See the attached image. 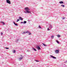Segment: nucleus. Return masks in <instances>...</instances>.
Segmentation results:
<instances>
[{
  "mask_svg": "<svg viewBox=\"0 0 67 67\" xmlns=\"http://www.w3.org/2000/svg\"><path fill=\"white\" fill-rule=\"evenodd\" d=\"M29 35H31V33L30 32L29 33Z\"/></svg>",
  "mask_w": 67,
  "mask_h": 67,
  "instance_id": "obj_29",
  "label": "nucleus"
},
{
  "mask_svg": "<svg viewBox=\"0 0 67 67\" xmlns=\"http://www.w3.org/2000/svg\"><path fill=\"white\" fill-rule=\"evenodd\" d=\"M47 30H48V31H49L50 30V29H49V28H48L47 29Z\"/></svg>",
  "mask_w": 67,
  "mask_h": 67,
  "instance_id": "obj_26",
  "label": "nucleus"
},
{
  "mask_svg": "<svg viewBox=\"0 0 67 67\" xmlns=\"http://www.w3.org/2000/svg\"><path fill=\"white\" fill-rule=\"evenodd\" d=\"M25 10L26 11H24V13H31V11H29L30 9H29V8L28 7H26L25 8Z\"/></svg>",
  "mask_w": 67,
  "mask_h": 67,
  "instance_id": "obj_1",
  "label": "nucleus"
},
{
  "mask_svg": "<svg viewBox=\"0 0 67 67\" xmlns=\"http://www.w3.org/2000/svg\"><path fill=\"white\" fill-rule=\"evenodd\" d=\"M42 44H43V46H47V45H46L43 43H42Z\"/></svg>",
  "mask_w": 67,
  "mask_h": 67,
  "instance_id": "obj_15",
  "label": "nucleus"
},
{
  "mask_svg": "<svg viewBox=\"0 0 67 67\" xmlns=\"http://www.w3.org/2000/svg\"><path fill=\"white\" fill-rule=\"evenodd\" d=\"M56 42L57 43H58V44H59V42H58V41L57 40H56Z\"/></svg>",
  "mask_w": 67,
  "mask_h": 67,
  "instance_id": "obj_19",
  "label": "nucleus"
},
{
  "mask_svg": "<svg viewBox=\"0 0 67 67\" xmlns=\"http://www.w3.org/2000/svg\"><path fill=\"white\" fill-rule=\"evenodd\" d=\"M57 36L58 37H60V35H58Z\"/></svg>",
  "mask_w": 67,
  "mask_h": 67,
  "instance_id": "obj_18",
  "label": "nucleus"
},
{
  "mask_svg": "<svg viewBox=\"0 0 67 67\" xmlns=\"http://www.w3.org/2000/svg\"><path fill=\"white\" fill-rule=\"evenodd\" d=\"M19 19L20 20H23V18H22L21 17H19Z\"/></svg>",
  "mask_w": 67,
  "mask_h": 67,
  "instance_id": "obj_8",
  "label": "nucleus"
},
{
  "mask_svg": "<svg viewBox=\"0 0 67 67\" xmlns=\"http://www.w3.org/2000/svg\"><path fill=\"white\" fill-rule=\"evenodd\" d=\"M20 56H21V57H23V56H22V55H20Z\"/></svg>",
  "mask_w": 67,
  "mask_h": 67,
  "instance_id": "obj_32",
  "label": "nucleus"
},
{
  "mask_svg": "<svg viewBox=\"0 0 67 67\" xmlns=\"http://www.w3.org/2000/svg\"><path fill=\"white\" fill-rule=\"evenodd\" d=\"M3 35V33L2 32L1 33V35Z\"/></svg>",
  "mask_w": 67,
  "mask_h": 67,
  "instance_id": "obj_31",
  "label": "nucleus"
},
{
  "mask_svg": "<svg viewBox=\"0 0 67 67\" xmlns=\"http://www.w3.org/2000/svg\"><path fill=\"white\" fill-rule=\"evenodd\" d=\"M13 52L14 53H15V50H14Z\"/></svg>",
  "mask_w": 67,
  "mask_h": 67,
  "instance_id": "obj_22",
  "label": "nucleus"
},
{
  "mask_svg": "<svg viewBox=\"0 0 67 67\" xmlns=\"http://www.w3.org/2000/svg\"><path fill=\"white\" fill-rule=\"evenodd\" d=\"M13 23L15 26H18V24H17L15 23V22H13Z\"/></svg>",
  "mask_w": 67,
  "mask_h": 67,
  "instance_id": "obj_10",
  "label": "nucleus"
},
{
  "mask_svg": "<svg viewBox=\"0 0 67 67\" xmlns=\"http://www.w3.org/2000/svg\"><path fill=\"white\" fill-rule=\"evenodd\" d=\"M30 51V50H27V52H29Z\"/></svg>",
  "mask_w": 67,
  "mask_h": 67,
  "instance_id": "obj_25",
  "label": "nucleus"
},
{
  "mask_svg": "<svg viewBox=\"0 0 67 67\" xmlns=\"http://www.w3.org/2000/svg\"><path fill=\"white\" fill-rule=\"evenodd\" d=\"M32 49H34L33 50V51H36V49H35V48H32Z\"/></svg>",
  "mask_w": 67,
  "mask_h": 67,
  "instance_id": "obj_13",
  "label": "nucleus"
},
{
  "mask_svg": "<svg viewBox=\"0 0 67 67\" xmlns=\"http://www.w3.org/2000/svg\"><path fill=\"white\" fill-rule=\"evenodd\" d=\"M49 27L50 29H52L53 28V26H52V25H50L49 26Z\"/></svg>",
  "mask_w": 67,
  "mask_h": 67,
  "instance_id": "obj_5",
  "label": "nucleus"
},
{
  "mask_svg": "<svg viewBox=\"0 0 67 67\" xmlns=\"http://www.w3.org/2000/svg\"><path fill=\"white\" fill-rule=\"evenodd\" d=\"M50 57H52V58H53L54 59H56V57H54L53 55H50Z\"/></svg>",
  "mask_w": 67,
  "mask_h": 67,
  "instance_id": "obj_7",
  "label": "nucleus"
},
{
  "mask_svg": "<svg viewBox=\"0 0 67 67\" xmlns=\"http://www.w3.org/2000/svg\"><path fill=\"white\" fill-rule=\"evenodd\" d=\"M26 22H27L26 21H24L23 22V23L24 24H25L26 23Z\"/></svg>",
  "mask_w": 67,
  "mask_h": 67,
  "instance_id": "obj_14",
  "label": "nucleus"
},
{
  "mask_svg": "<svg viewBox=\"0 0 67 67\" xmlns=\"http://www.w3.org/2000/svg\"><path fill=\"white\" fill-rule=\"evenodd\" d=\"M59 3L60 4H63L64 3V2L62 1H60L59 2Z\"/></svg>",
  "mask_w": 67,
  "mask_h": 67,
  "instance_id": "obj_9",
  "label": "nucleus"
},
{
  "mask_svg": "<svg viewBox=\"0 0 67 67\" xmlns=\"http://www.w3.org/2000/svg\"><path fill=\"white\" fill-rule=\"evenodd\" d=\"M37 48L38 49V50H40L41 49V48L39 46H37Z\"/></svg>",
  "mask_w": 67,
  "mask_h": 67,
  "instance_id": "obj_6",
  "label": "nucleus"
},
{
  "mask_svg": "<svg viewBox=\"0 0 67 67\" xmlns=\"http://www.w3.org/2000/svg\"><path fill=\"white\" fill-rule=\"evenodd\" d=\"M51 37L52 38H54V36H51Z\"/></svg>",
  "mask_w": 67,
  "mask_h": 67,
  "instance_id": "obj_21",
  "label": "nucleus"
},
{
  "mask_svg": "<svg viewBox=\"0 0 67 67\" xmlns=\"http://www.w3.org/2000/svg\"><path fill=\"white\" fill-rule=\"evenodd\" d=\"M5 48H6V49H9V48L5 47Z\"/></svg>",
  "mask_w": 67,
  "mask_h": 67,
  "instance_id": "obj_27",
  "label": "nucleus"
},
{
  "mask_svg": "<svg viewBox=\"0 0 67 67\" xmlns=\"http://www.w3.org/2000/svg\"><path fill=\"white\" fill-rule=\"evenodd\" d=\"M23 59V57H21V58H20L19 59V60H21V59Z\"/></svg>",
  "mask_w": 67,
  "mask_h": 67,
  "instance_id": "obj_11",
  "label": "nucleus"
},
{
  "mask_svg": "<svg viewBox=\"0 0 67 67\" xmlns=\"http://www.w3.org/2000/svg\"><path fill=\"white\" fill-rule=\"evenodd\" d=\"M65 17H64L63 18H62L63 20H64L65 19Z\"/></svg>",
  "mask_w": 67,
  "mask_h": 67,
  "instance_id": "obj_28",
  "label": "nucleus"
},
{
  "mask_svg": "<svg viewBox=\"0 0 67 67\" xmlns=\"http://www.w3.org/2000/svg\"><path fill=\"white\" fill-rule=\"evenodd\" d=\"M61 6L62 7H65V5H61Z\"/></svg>",
  "mask_w": 67,
  "mask_h": 67,
  "instance_id": "obj_17",
  "label": "nucleus"
},
{
  "mask_svg": "<svg viewBox=\"0 0 67 67\" xmlns=\"http://www.w3.org/2000/svg\"><path fill=\"white\" fill-rule=\"evenodd\" d=\"M55 53H56V54H57L59 53V50H56L55 51Z\"/></svg>",
  "mask_w": 67,
  "mask_h": 67,
  "instance_id": "obj_4",
  "label": "nucleus"
},
{
  "mask_svg": "<svg viewBox=\"0 0 67 67\" xmlns=\"http://www.w3.org/2000/svg\"><path fill=\"white\" fill-rule=\"evenodd\" d=\"M38 28H39V29H42V27H41L40 25L38 26Z\"/></svg>",
  "mask_w": 67,
  "mask_h": 67,
  "instance_id": "obj_16",
  "label": "nucleus"
},
{
  "mask_svg": "<svg viewBox=\"0 0 67 67\" xmlns=\"http://www.w3.org/2000/svg\"><path fill=\"white\" fill-rule=\"evenodd\" d=\"M18 41H19V39L17 40L16 41H15L16 42V43H17V42H18Z\"/></svg>",
  "mask_w": 67,
  "mask_h": 67,
  "instance_id": "obj_20",
  "label": "nucleus"
},
{
  "mask_svg": "<svg viewBox=\"0 0 67 67\" xmlns=\"http://www.w3.org/2000/svg\"><path fill=\"white\" fill-rule=\"evenodd\" d=\"M35 61H36V62H39L38 60H35Z\"/></svg>",
  "mask_w": 67,
  "mask_h": 67,
  "instance_id": "obj_23",
  "label": "nucleus"
},
{
  "mask_svg": "<svg viewBox=\"0 0 67 67\" xmlns=\"http://www.w3.org/2000/svg\"><path fill=\"white\" fill-rule=\"evenodd\" d=\"M22 23H23V22H21V24H22Z\"/></svg>",
  "mask_w": 67,
  "mask_h": 67,
  "instance_id": "obj_30",
  "label": "nucleus"
},
{
  "mask_svg": "<svg viewBox=\"0 0 67 67\" xmlns=\"http://www.w3.org/2000/svg\"><path fill=\"white\" fill-rule=\"evenodd\" d=\"M66 62H67V60H66V62H64V63H66Z\"/></svg>",
  "mask_w": 67,
  "mask_h": 67,
  "instance_id": "obj_33",
  "label": "nucleus"
},
{
  "mask_svg": "<svg viewBox=\"0 0 67 67\" xmlns=\"http://www.w3.org/2000/svg\"><path fill=\"white\" fill-rule=\"evenodd\" d=\"M6 2L9 4H11V3L10 1L9 0H6Z\"/></svg>",
  "mask_w": 67,
  "mask_h": 67,
  "instance_id": "obj_3",
  "label": "nucleus"
},
{
  "mask_svg": "<svg viewBox=\"0 0 67 67\" xmlns=\"http://www.w3.org/2000/svg\"><path fill=\"white\" fill-rule=\"evenodd\" d=\"M29 33V31H27L26 32H24L22 33V34H25L26 33Z\"/></svg>",
  "mask_w": 67,
  "mask_h": 67,
  "instance_id": "obj_2",
  "label": "nucleus"
},
{
  "mask_svg": "<svg viewBox=\"0 0 67 67\" xmlns=\"http://www.w3.org/2000/svg\"><path fill=\"white\" fill-rule=\"evenodd\" d=\"M1 23H2V24H3V25H4L5 24V23H4V22H3V21L1 22Z\"/></svg>",
  "mask_w": 67,
  "mask_h": 67,
  "instance_id": "obj_12",
  "label": "nucleus"
},
{
  "mask_svg": "<svg viewBox=\"0 0 67 67\" xmlns=\"http://www.w3.org/2000/svg\"><path fill=\"white\" fill-rule=\"evenodd\" d=\"M20 21V19H17L16 22H18V21Z\"/></svg>",
  "mask_w": 67,
  "mask_h": 67,
  "instance_id": "obj_24",
  "label": "nucleus"
}]
</instances>
